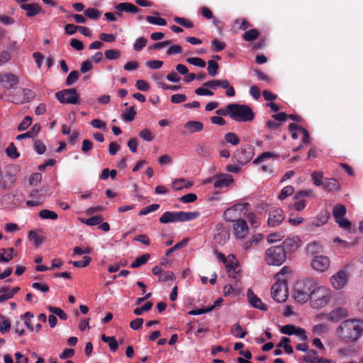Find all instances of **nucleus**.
<instances>
[{
    "mask_svg": "<svg viewBox=\"0 0 363 363\" xmlns=\"http://www.w3.org/2000/svg\"><path fill=\"white\" fill-rule=\"evenodd\" d=\"M200 216L199 211L184 212L183 211L182 222L193 220Z\"/></svg>",
    "mask_w": 363,
    "mask_h": 363,
    "instance_id": "obj_52",
    "label": "nucleus"
},
{
    "mask_svg": "<svg viewBox=\"0 0 363 363\" xmlns=\"http://www.w3.org/2000/svg\"><path fill=\"white\" fill-rule=\"evenodd\" d=\"M146 20L148 23L158 25V26H166L167 21L165 19L160 18V17H155L151 16H146Z\"/></svg>",
    "mask_w": 363,
    "mask_h": 363,
    "instance_id": "obj_47",
    "label": "nucleus"
},
{
    "mask_svg": "<svg viewBox=\"0 0 363 363\" xmlns=\"http://www.w3.org/2000/svg\"><path fill=\"white\" fill-rule=\"evenodd\" d=\"M284 219L283 211L281 208H277L269 211L267 223L269 226L274 227L279 225Z\"/></svg>",
    "mask_w": 363,
    "mask_h": 363,
    "instance_id": "obj_15",
    "label": "nucleus"
},
{
    "mask_svg": "<svg viewBox=\"0 0 363 363\" xmlns=\"http://www.w3.org/2000/svg\"><path fill=\"white\" fill-rule=\"evenodd\" d=\"M6 152L7 155L12 159H16L19 157V153L17 152L16 147L13 143H11L8 146V147L6 149Z\"/></svg>",
    "mask_w": 363,
    "mask_h": 363,
    "instance_id": "obj_60",
    "label": "nucleus"
},
{
    "mask_svg": "<svg viewBox=\"0 0 363 363\" xmlns=\"http://www.w3.org/2000/svg\"><path fill=\"white\" fill-rule=\"evenodd\" d=\"M29 196L33 199V200H28L26 201V205L28 207L33 206H38L42 203L43 201V194L42 189H33L30 191L29 194Z\"/></svg>",
    "mask_w": 363,
    "mask_h": 363,
    "instance_id": "obj_19",
    "label": "nucleus"
},
{
    "mask_svg": "<svg viewBox=\"0 0 363 363\" xmlns=\"http://www.w3.org/2000/svg\"><path fill=\"white\" fill-rule=\"evenodd\" d=\"M234 233L236 238H243L248 232V226L245 220H237L233 226Z\"/></svg>",
    "mask_w": 363,
    "mask_h": 363,
    "instance_id": "obj_18",
    "label": "nucleus"
},
{
    "mask_svg": "<svg viewBox=\"0 0 363 363\" xmlns=\"http://www.w3.org/2000/svg\"><path fill=\"white\" fill-rule=\"evenodd\" d=\"M214 179L215 182L213 186L215 188L228 187L233 183V177L228 174H219L216 175Z\"/></svg>",
    "mask_w": 363,
    "mask_h": 363,
    "instance_id": "obj_17",
    "label": "nucleus"
},
{
    "mask_svg": "<svg viewBox=\"0 0 363 363\" xmlns=\"http://www.w3.org/2000/svg\"><path fill=\"white\" fill-rule=\"evenodd\" d=\"M135 115L136 111L134 110V107L131 106L123 113L122 118L125 121H132L134 120Z\"/></svg>",
    "mask_w": 363,
    "mask_h": 363,
    "instance_id": "obj_45",
    "label": "nucleus"
},
{
    "mask_svg": "<svg viewBox=\"0 0 363 363\" xmlns=\"http://www.w3.org/2000/svg\"><path fill=\"white\" fill-rule=\"evenodd\" d=\"M14 249L13 247H10L8 249L1 248L0 250V262H9L11 261L13 257Z\"/></svg>",
    "mask_w": 363,
    "mask_h": 363,
    "instance_id": "obj_25",
    "label": "nucleus"
},
{
    "mask_svg": "<svg viewBox=\"0 0 363 363\" xmlns=\"http://www.w3.org/2000/svg\"><path fill=\"white\" fill-rule=\"evenodd\" d=\"M330 264V261L328 257L318 255L313 258L311 265L314 270L323 272L329 268Z\"/></svg>",
    "mask_w": 363,
    "mask_h": 363,
    "instance_id": "obj_10",
    "label": "nucleus"
},
{
    "mask_svg": "<svg viewBox=\"0 0 363 363\" xmlns=\"http://www.w3.org/2000/svg\"><path fill=\"white\" fill-rule=\"evenodd\" d=\"M79 77V73L78 71H77V70L72 71L69 74V75L67 76V77L66 79V84L68 86L72 85L73 84H74L77 82Z\"/></svg>",
    "mask_w": 363,
    "mask_h": 363,
    "instance_id": "obj_55",
    "label": "nucleus"
},
{
    "mask_svg": "<svg viewBox=\"0 0 363 363\" xmlns=\"http://www.w3.org/2000/svg\"><path fill=\"white\" fill-rule=\"evenodd\" d=\"M228 110L229 116L237 122H248L255 118L252 109L245 104H230Z\"/></svg>",
    "mask_w": 363,
    "mask_h": 363,
    "instance_id": "obj_3",
    "label": "nucleus"
},
{
    "mask_svg": "<svg viewBox=\"0 0 363 363\" xmlns=\"http://www.w3.org/2000/svg\"><path fill=\"white\" fill-rule=\"evenodd\" d=\"M311 177L313 180V183L317 186H320L323 185V182L321 179L323 177V174L321 172H313L311 174Z\"/></svg>",
    "mask_w": 363,
    "mask_h": 363,
    "instance_id": "obj_63",
    "label": "nucleus"
},
{
    "mask_svg": "<svg viewBox=\"0 0 363 363\" xmlns=\"http://www.w3.org/2000/svg\"><path fill=\"white\" fill-rule=\"evenodd\" d=\"M186 62L199 67H204L206 65L205 60L200 57H189L186 59Z\"/></svg>",
    "mask_w": 363,
    "mask_h": 363,
    "instance_id": "obj_53",
    "label": "nucleus"
},
{
    "mask_svg": "<svg viewBox=\"0 0 363 363\" xmlns=\"http://www.w3.org/2000/svg\"><path fill=\"white\" fill-rule=\"evenodd\" d=\"M39 216L43 219L56 220L58 218L57 214L48 209H43L39 212Z\"/></svg>",
    "mask_w": 363,
    "mask_h": 363,
    "instance_id": "obj_37",
    "label": "nucleus"
},
{
    "mask_svg": "<svg viewBox=\"0 0 363 363\" xmlns=\"http://www.w3.org/2000/svg\"><path fill=\"white\" fill-rule=\"evenodd\" d=\"M161 223H174V211H166L164 212L159 219Z\"/></svg>",
    "mask_w": 363,
    "mask_h": 363,
    "instance_id": "obj_39",
    "label": "nucleus"
},
{
    "mask_svg": "<svg viewBox=\"0 0 363 363\" xmlns=\"http://www.w3.org/2000/svg\"><path fill=\"white\" fill-rule=\"evenodd\" d=\"M91 258L89 256H84L83 260L70 262L76 267H85L89 264Z\"/></svg>",
    "mask_w": 363,
    "mask_h": 363,
    "instance_id": "obj_61",
    "label": "nucleus"
},
{
    "mask_svg": "<svg viewBox=\"0 0 363 363\" xmlns=\"http://www.w3.org/2000/svg\"><path fill=\"white\" fill-rule=\"evenodd\" d=\"M347 210L344 205L337 204L333 208V215L335 220L339 218L344 217L346 214Z\"/></svg>",
    "mask_w": 363,
    "mask_h": 363,
    "instance_id": "obj_35",
    "label": "nucleus"
},
{
    "mask_svg": "<svg viewBox=\"0 0 363 363\" xmlns=\"http://www.w3.org/2000/svg\"><path fill=\"white\" fill-rule=\"evenodd\" d=\"M363 332V322L358 320L343 321L337 328L339 336L347 342L356 341Z\"/></svg>",
    "mask_w": 363,
    "mask_h": 363,
    "instance_id": "obj_1",
    "label": "nucleus"
},
{
    "mask_svg": "<svg viewBox=\"0 0 363 363\" xmlns=\"http://www.w3.org/2000/svg\"><path fill=\"white\" fill-rule=\"evenodd\" d=\"M225 140L228 143L237 145L240 143L238 137L234 133H228L225 135Z\"/></svg>",
    "mask_w": 363,
    "mask_h": 363,
    "instance_id": "obj_51",
    "label": "nucleus"
},
{
    "mask_svg": "<svg viewBox=\"0 0 363 363\" xmlns=\"http://www.w3.org/2000/svg\"><path fill=\"white\" fill-rule=\"evenodd\" d=\"M219 69V65L214 60H211L208 62V73L210 76L214 77L217 74Z\"/></svg>",
    "mask_w": 363,
    "mask_h": 363,
    "instance_id": "obj_41",
    "label": "nucleus"
},
{
    "mask_svg": "<svg viewBox=\"0 0 363 363\" xmlns=\"http://www.w3.org/2000/svg\"><path fill=\"white\" fill-rule=\"evenodd\" d=\"M252 155L253 147L251 145H246L237 150L235 157L239 164H244L251 160Z\"/></svg>",
    "mask_w": 363,
    "mask_h": 363,
    "instance_id": "obj_9",
    "label": "nucleus"
},
{
    "mask_svg": "<svg viewBox=\"0 0 363 363\" xmlns=\"http://www.w3.org/2000/svg\"><path fill=\"white\" fill-rule=\"evenodd\" d=\"M9 286H3L0 289V303L11 298Z\"/></svg>",
    "mask_w": 363,
    "mask_h": 363,
    "instance_id": "obj_54",
    "label": "nucleus"
},
{
    "mask_svg": "<svg viewBox=\"0 0 363 363\" xmlns=\"http://www.w3.org/2000/svg\"><path fill=\"white\" fill-rule=\"evenodd\" d=\"M273 299L279 303L286 301L288 298V287L284 279H278L271 289Z\"/></svg>",
    "mask_w": 363,
    "mask_h": 363,
    "instance_id": "obj_6",
    "label": "nucleus"
},
{
    "mask_svg": "<svg viewBox=\"0 0 363 363\" xmlns=\"http://www.w3.org/2000/svg\"><path fill=\"white\" fill-rule=\"evenodd\" d=\"M329 218V213L327 211H325L324 213H321L315 217L312 221L311 225L313 226H321L325 223H327Z\"/></svg>",
    "mask_w": 363,
    "mask_h": 363,
    "instance_id": "obj_32",
    "label": "nucleus"
},
{
    "mask_svg": "<svg viewBox=\"0 0 363 363\" xmlns=\"http://www.w3.org/2000/svg\"><path fill=\"white\" fill-rule=\"evenodd\" d=\"M247 203H238L224 211L223 218L228 222H236L240 219L242 213L247 211Z\"/></svg>",
    "mask_w": 363,
    "mask_h": 363,
    "instance_id": "obj_8",
    "label": "nucleus"
},
{
    "mask_svg": "<svg viewBox=\"0 0 363 363\" xmlns=\"http://www.w3.org/2000/svg\"><path fill=\"white\" fill-rule=\"evenodd\" d=\"M101 340L108 344L109 348L112 352H116L118 350V344L114 336H106L105 334H103Z\"/></svg>",
    "mask_w": 363,
    "mask_h": 363,
    "instance_id": "obj_27",
    "label": "nucleus"
},
{
    "mask_svg": "<svg viewBox=\"0 0 363 363\" xmlns=\"http://www.w3.org/2000/svg\"><path fill=\"white\" fill-rule=\"evenodd\" d=\"M313 194L311 190H302L298 191L294 196V199L296 201L294 206L296 211H301L306 207V201L303 199L306 196H310Z\"/></svg>",
    "mask_w": 363,
    "mask_h": 363,
    "instance_id": "obj_14",
    "label": "nucleus"
},
{
    "mask_svg": "<svg viewBox=\"0 0 363 363\" xmlns=\"http://www.w3.org/2000/svg\"><path fill=\"white\" fill-rule=\"evenodd\" d=\"M174 21L177 23H178L186 28H191L194 27V23L190 20L186 19L185 18L177 16L174 18Z\"/></svg>",
    "mask_w": 363,
    "mask_h": 363,
    "instance_id": "obj_50",
    "label": "nucleus"
},
{
    "mask_svg": "<svg viewBox=\"0 0 363 363\" xmlns=\"http://www.w3.org/2000/svg\"><path fill=\"white\" fill-rule=\"evenodd\" d=\"M330 289L325 286L319 285L318 284L315 289H313V292L309 301L313 308H321L325 307L330 302Z\"/></svg>",
    "mask_w": 363,
    "mask_h": 363,
    "instance_id": "obj_4",
    "label": "nucleus"
},
{
    "mask_svg": "<svg viewBox=\"0 0 363 363\" xmlns=\"http://www.w3.org/2000/svg\"><path fill=\"white\" fill-rule=\"evenodd\" d=\"M11 328V322L9 318L0 315V332L1 333H5L9 331Z\"/></svg>",
    "mask_w": 363,
    "mask_h": 363,
    "instance_id": "obj_40",
    "label": "nucleus"
},
{
    "mask_svg": "<svg viewBox=\"0 0 363 363\" xmlns=\"http://www.w3.org/2000/svg\"><path fill=\"white\" fill-rule=\"evenodd\" d=\"M230 333L237 338H244L247 332L243 330L240 324L237 323L231 327Z\"/></svg>",
    "mask_w": 363,
    "mask_h": 363,
    "instance_id": "obj_31",
    "label": "nucleus"
},
{
    "mask_svg": "<svg viewBox=\"0 0 363 363\" xmlns=\"http://www.w3.org/2000/svg\"><path fill=\"white\" fill-rule=\"evenodd\" d=\"M47 308L50 312L52 313L53 315H57L61 320H65L67 319V315L60 308L49 306Z\"/></svg>",
    "mask_w": 363,
    "mask_h": 363,
    "instance_id": "obj_36",
    "label": "nucleus"
},
{
    "mask_svg": "<svg viewBox=\"0 0 363 363\" xmlns=\"http://www.w3.org/2000/svg\"><path fill=\"white\" fill-rule=\"evenodd\" d=\"M300 239L297 237L287 238L280 245L285 251V255L293 253L300 247Z\"/></svg>",
    "mask_w": 363,
    "mask_h": 363,
    "instance_id": "obj_13",
    "label": "nucleus"
},
{
    "mask_svg": "<svg viewBox=\"0 0 363 363\" xmlns=\"http://www.w3.org/2000/svg\"><path fill=\"white\" fill-rule=\"evenodd\" d=\"M228 276L233 279H237L240 272L239 266L236 263H228L225 266Z\"/></svg>",
    "mask_w": 363,
    "mask_h": 363,
    "instance_id": "obj_29",
    "label": "nucleus"
},
{
    "mask_svg": "<svg viewBox=\"0 0 363 363\" xmlns=\"http://www.w3.org/2000/svg\"><path fill=\"white\" fill-rule=\"evenodd\" d=\"M23 89V101L25 103L29 102L30 100H32L35 96V94L33 91H32L30 89Z\"/></svg>",
    "mask_w": 363,
    "mask_h": 363,
    "instance_id": "obj_62",
    "label": "nucleus"
},
{
    "mask_svg": "<svg viewBox=\"0 0 363 363\" xmlns=\"http://www.w3.org/2000/svg\"><path fill=\"white\" fill-rule=\"evenodd\" d=\"M23 89L20 90H14L9 93V96L10 97V101L16 104H24V101L23 100Z\"/></svg>",
    "mask_w": 363,
    "mask_h": 363,
    "instance_id": "obj_24",
    "label": "nucleus"
},
{
    "mask_svg": "<svg viewBox=\"0 0 363 363\" xmlns=\"http://www.w3.org/2000/svg\"><path fill=\"white\" fill-rule=\"evenodd\" d=\"M152 307V303L150 301L147 302L145 305L140 308H136L134 309L133 313L136 315H140L145 311H150Z\"/></svg>",
    "mask_w": 363,
    "mask_h": 363,
    "instance_id": "obj_59",
    "label": "nucleus"
},
{
    "mask_svg": "<svg viewBox=\"0 0 363 363\" xmlns=\"http://www.w3.org/2000/svg\"><path fill=\"white\" fill-rule=\"evenodd\" d=\"M149 258H150L149 254L143 255L142 256L136 258V259L133 262L131 263L130 267L138 268L140 266L145 264L147 262Z\"/></svg>",
    "mask_w": 363,
    "mask_h": 363,
    "instance_id": "obj_42",
    "label": "nucleus"
},
{
    "mask_svg": "<svg viewBox=\"0 0 363 363\" xmlns=\"http://www.w3.org/2000/svg\"><path fill=\"white\" fill-rule=\"evenodd\" d=\"M84 16L91 20H97L101 16L100 11L96 9L89 8L86 9L84 12Z\"/></svg>",
    "mask_w": 363,
    "mask_h": 363,
    "instance_id": "obj_38",
    "label": "nucleus"
},
{
    "mask_svg": "<svg viewBox=\"0 0 363 363\" xmlns=\"http://www.w3.org/2000/svg\"><path fill=\"white\" fill-rule=\"evenodd\" d=\"M318 283L313 278H307L296 282L294 287V298L301 303L307 302Z\"/></svg>",
    "mask_w": 363,
    "mask_h": 363,
    "instance_id": "obj_2",
    "label": "nucleus"
},
{
    "mask_svg": "<svg viewBox=\"0 0 363 363\" xmlns=\"http://www.w3.org/2000/svg\"><path fill=\"white\" fill-rule=\"evenodd\" d=\"M147 42V39L144 37H140L137 38L135 43L133 44V49L135 51H140L144 47H145Z\"/></svg>",
    "mask_w": 363,
    "mask_h": 363,
    "instance_id": "obj_57",
    "label": "nucleus"
},
{
    "mask_svg": "<svg viewBox=\"0 0 363 363\" xmlns=\"http://www.w3.org/2000/svg\"><path fill=\"white\" fill-rule=\"evenodd\" d=\"M104 220L102 216L98 215L89 218H82L81 219L82 223L86 224V225L94 226L99 225Z\"/></svg>",
    "mask_w": 363,
    "mask_h": 363,
    "instance_id": "obj_33",
    "label": "nucleus"
},
{
    "mask_svg": "<svg viewBox=\"0 0 363 363\" xmlns=\"http://www.w3.org/2000/svg\"><path fill=\"white\" fill-rule=\"evenodd\" d=\"M294 187L292 186H286L284 187L279 193L278 198L280 200L285 199L287 196L291 195L294 193Z\"/></svg>",
    "mask_w": 363,
    "mask_h": 363,
    "instance_id": "obj_49",
    "label": "nucleus"
},
{
    "mask_svg": "<svg viewBox=\"0 0 363 363\" xmlns=\"http://www.w3.org/2000/svg\"><path fill=\"white\" fill-rule=\"evenodd\" d=\"M0 82L6 89H12L18 85L19 79L13 74L6 73L0 75Z\"/></svg>",
    "mask_w": 363,
    "mask_h": 363,
    "instance_id": "obj_12",
    "label": "nucleus"
},
{
    "mask_svg": "<svg viewBox=\"0 0 363 363\" xmlns=\"http://www.w3.org/2000/svg\"><path fill=\"white\" fill-rule=\"evenodd\" d=\"M323 188L328 191H333L340 189V184L335 179H328L323 183Z\"/></svg>",
    "mask_w": 363,
    "mask_h": 363,
    "instance_id": "obj_28",
    "label": "nucleus"
},
{
    "mask_svg": "<svg viewBox=\"0 0 363 363\" xmlns=\"http://www.w3.org/2000/svg\"><path fill=\"white\" fill-rule=\"evenodd\" d=\"M160 206L158 203H153V204L149 205V206L142 208L140 210V211L139 212L138 215L139 216L147 215L152 212L157 211L160 208Z\"/></svg>",
    "mask_w": 363,
    "mask_h": 363,
    "instance_id": "obj_46",
    "label": "nucleus"
},
{
    "mask_svg": "<svg viewBox=\"0 0 363 363\" xmlns=\"http://www.w3.org/2000/svg\"><path fill=\"white\" fill-rule=\"evenodd\" d=\"M196 199L197 196L194 193H189L179 198V201L184 203H192L194 202Z\"/></svg>",
    "mask_w": 363,
    "mask_h": 363,
    "instance_id": "obj_58",
    "label": "nucleus"
},
{
    "mask_svg": "<svg viewBox=\"0 0 363 363\" xmlns=\"http://www.w3.org/2000/svg\"><path fill=\"white\" fill-rule=\"evenodd\" d=\"M224 82V79L218 80L213 79L208 81L203 84V86L208 88L209 89H216L218 86L222 87Z\"/></svg>",
    "mask_w": 363,
    "mask_h": 363,
    "instance_id": "obj_44",
    "label": "nucleus"
},
{
    "mask_svg": "<svg viewBox=\"0 0 363 363\" xmlns=\"http://www.w3.org/2000/svg\"><path fill=\"white\" fill-rule=\"evenodd\" d=\"M56 99L61 104H77L79 96L76 89H65L55 94Z\"/></svg>",
    "mask_w": 363,
    "mask_h": 363,
    "instance_id": "obj_7",
    "label": "nucleus"
},
{
    "mask_svg": "<svg viewBox=\"0 0 363 363\" xmlns=\"http://www.w3.org/2000/svg\"><path fill=\"white\" fill-rule=\"evenodd\" d=\"M347 315V311L343 308H337L327 315V319L332 322H337Z\"/></svg>",
    "mask_w": 363,
    "mask_h": 363,
    "instance_id": "obj_21",
    "label": "nucleus"
},
{
    "mask_svg": "<svg viewBox=\"0 0 363 363\" xmlns=\"http://www.w3.org/2000/svg\"><path fill=\"white\" fill-rule=\"evenodd\" d=\"M212 47L216 52L222 51L225 48V43L220 41L218 39L215 38L211 42Z\"/></svg>",
    "mask_w": 363,
    "mask_h": 363,
    "instance_id": "obj_64",
    "label": "nucleus"
},
{
    "mask_svg": "<svg viewBox=\"0 0 363 363\" xmlns=\"http://www.w3.org/2000/svg\"><path fill=\"white\" fill-rule=\"evenodd\" d=\"M303 360L307 363H320L321 358L318 357L317 351L310 350L308 354L303 356Z\"/></svg>",
    "mask_w": 363,
    "mask_h": 363,
    "instance_id": "obj_26",
    "label": "nucleus"
},
{
    "mask_svg": "<svg viewBox=\"0 0 363 363\" xmlns=\"http://www.w3.org/2000/svg\"><path fill=\"white\" fill-rule=\"evenodd\" d=\"M247 299L249 301L250 304L252 307L259 309L262 311H267V305L265 303H264L262 301V300L258 296H257V295H255L254 294V292L252 291V289H249L247 290Z\"/></svg>",
    "mask_w": 363,
    "mask_h": 363,
    "instance_id": "obj_16",
    "label": "nucleus"
},
{
    "mask_svg": "<svg viewBox=\"0 0 363 363\" xmlns=\"http://www.w3.org/2000/svg\"><path fill=\"white\" fill-rule=\"evenodd\" d=\"M187 242H188V238L183 239L182 240H181L180 242L177 243L175 245H174L172 247L168 249L166 251L165 255L169 256L172 252H174L179 249L183 248L184 247H185L186 245Z\"/></svg>",
    "mask_w": 363,
    "mask_h": 363,
    "instance_id": "obj_43",
    "label": "nucleus"
},
{
    "mask_svg": "<svg viewBox=\"0 0 363 363\" xmlns=\"http://www.w3.org/2000/svg\"><path fill=\"white\" fill-rule=\"evenodd\" d=\"M28 238L35 247L40 246L43 242V237L40 235L36 230H30L28 234Z\"/></svg>",
    "mask_w": 363,
    "mask_h": 363,
    "instance_id": "obj_30",
    "label": "nucleus"
},
{
    "mask_svg": "<svg viewBox=\"0 0 363 363\" xmlns=\"http://www.w3.org/2000/svg\"><path fill=\"white\" fill-rule=\"evenodd\" d=\"M20 8L23 10L26 11V16L28 17H33L36 16L42 11L41 6L36 4H21Z\"/></svg>",
    "mask_w": 363,
    "mask_h": 363,
    "instance_id": "obj_20",
    "label": "nucleus"
},
{
    "mask_svg": "<svg viewBox=\"0 0 363 363\" xmlns=\"http://www.w3.org/2000/svg\"><path fill=\"white\" fill-rule=\"evenodd\" d=\"M286 257L285 251L280 245L272 246L266 250L265 261L269 265L280 266Z\"/></svg>",
    "mask_w": 363,
    "mask_h": 363,
    "instance_id": "obj_5",
    "label": "nucleus"
},
{
    "mask_svg": "<svg viewBox=\"0 0 363 363\" xmlns=\"http://www.w3.org/2000/svg\"><path fill=\"white\" fill-rule=\"evenodd\" d=\"M347 281L348 276L347 272L345 270H340L330 277L331 284L335 289L343 288L347 284Z\"/></svg>",
    "mask_w": 363,
    "mask_h": 363,
    "instance_id": "obj_11",
    "label": "nucleus"
},
{
    "mask_svg": "<svg viewBox=\"0 0 363 363\" xmlns=\"http://www.w3.org/2000/svg\"><path fill=\"white\" fill-rule=\"evenodd\" d=\"M184 128L190 133H194L201 131L203 128V125L200 121H190L185 123Z\"/></svg>",
    "mask_w": 363,
    "mask_h": 363,
    "instance_id": "obj_23",
    "label": "nucleus"
},
{
    "mask_svg": "<svg viewBox=\"0 0 363 363\" xmlns=\"http://www.w3.org/2000/svg\"><path fill=\"white\" fill-rule=\"evenodd\" d=\"M33 314L31 312H26L23 315H21V318L24 319L25 320V325L26 327L30 330V331L34 330V328L31 324V318H33Z\"/></svg>",
    "mask_w": 363,
    "mask_h": 363,
    "instance_id": "obj_48",
    "label": "nucleus"
},
{
    "mask_svg": "<svg viewBox=\"0 0 363 363\" xmlns=\"http://www.w3.org/2000/svg\"><path fill=\"white\" fill-rule=\"evenodd\" d=\"M116 9L120 12H127V13H138L140 10L138 9L135 5L125 2V3H120L116 6Z\"/></svg>",
    "mask_w": 363,
    "mask_h": 363,
    "instance_id": "obj_22",
    "label": "nucleus"
},
{
    "mask_svg": "<svg viewBox=\"0 0 363 363\" xmlns=\"http://www.w3.org/2000/svg\"><path fill=\"white\" fill-rule=\"evenodd\" d=\"M222 88L226 89L225 94L227 96L233 97L235 96V91L233 86L230 84L228 79H224Z\"/></svg>",
    "mask_w": 363,
    "mask_h": 363,
    "instance_id": "obj_56",
    "label": "nucleus"
},
{
    "mask_svg": "<svg viewBox=\"0 0 363 363\" xmlns=\"http://www.w3.org/2000/svg\"><path fill=\"white\" fill-rule=\"evenodd\" d=\"M259 34H260V33L257 29L252 28V29H250V30L246 31L242 35V38L245 41L250 42V41H252V40L257 39Z\"/></svg>",
    "mask_w": 363,
    "mask_h": 363,
    "instance_id": "obj_34",
    "label": "nucleus"
}]
</instances>
